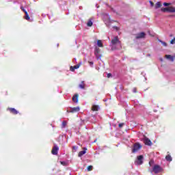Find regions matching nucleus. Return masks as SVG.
I'll return each instance as SVG.
<instances>
[{"label":"nucleus","mask_w":175,"mask_h":175,"mask_svg":"<svg viewBox=\"0 0 175 175\" xmlns=\"http://www.w3.org/2000/svg\"><path fill=\"white\" fill-rule=\"evenodd\" d=\"M111 50H116V49H121V42L118 39V36H115L111 42ZM118 46V48L116 47Z\"/></svg>","instance_id":"f257e3e1"},{"label":"nucleus","mask_w":175,"mask_h":175,"mask_svg":"<svg viewBox=\"0 0 175 175\" xmlns=\"http://www.w3.org/2000/svg\"><path fill=\"white\" fill-rule=\"evenodd\" d=\"M152 172H153L154 174H158V173L163 172V168H162L159 165H154Z\"/></svg>","instance_id":"f03ea898"},{"label":"nucleus","mask_w":175,"mask_h":175,"mask_svg":"<svg viewBox=\"0 0 175 175\" xmlns=\"http://www.w3.org/2000/svg\"><path fill=\"white\" fill-rule=\"evenodd\" d=\"M143 159H144V157L143 155H139L137 157L135 163L136 165H143Z\"/></svg>","instance_id":"7ed1b4c3"},{"label":"nucleus","mask_w":175,"mask_h":175,"mask_svg":"<svg viewBox=\"0 0 175 175\" xmlns=\"http://www.w3.org/2000/svg\"><path fill=\"white\" fill-rule=\"evenodd\" d=\"M140 148H142V145L139 143H136L133 148V152H136L137 151H139V150H140Z\"/></svg>","instance_id":"20e7f679"},{"label":"nucleus","mask_w":175,"mask_h":175,"mask_svg":"<svg viewBox=\"0 0 175 175\" xmlns=\"http://www.w3.org/2000/svg\"><path fill=\"white\" fill-rule=\"evenodd\" d=\"M144 142L146 146H152V142H151V140L146 137L144 138Z\"/></svg>","instance_id":"39448f33"},{"label":"nucleus","mask_w":175,"mask_h":175,"mask_svg":"<svg viewBox=\"0 0 175 175\" xmlns=\"http://www.w3.org/2000/svg\"><path fill=\"white\" fill-rule=\"evenodd\" d=\"M144 38H146V33L141 32L137 34L136 39H143Z\"/></svg>","instance_id":"423d86ee"},{"label":"nucleus","mask_w":175,"mask_h":175,"mask_svg":"<svg viewBox=\"0 0 175 175\" xmlns=\"http://www.w3.org/2000/svg\"><path fill=\"white\" fill-rule=\"evenodd\" d=\"M77 111H80V107H79L72 108L70 111V113H76Z\"/></svg>","instance_id":"0eeeda50"},{"label":"nucleus","mask_w":175,"mask_h":175,"mask_svg":"<svg viewBox=\"0 0 175 175\" xmlns=\"http://www.w3.org/2000/svg\"><path fill=\"white\" fill-rule=\"evenodd\" d=\"M165 58L170 59L171 62H174V57L170 55H165Z\"/></svg>","instance_id":"6e6552de"},{"label":"nucleus","mask_w":175,"mask_h":175,"mask_svg":"<svg viewBox=\"0 0 175 175\" xmlns=\"http://www.w3.org/2000/svg\"><path fill=\"white\" fill-rule=\"evenodd\" d=\"M79 68H80V64H77L76 66H71L70 68V70H71V72H75V69H79Z\"/></svg>","instance_id":"1a4fd4ad"},{"label":"nucleus","mask_w":175,"mask_h":175,"mask_svg":"<svg viewBox=\"0 0 175 175\" xmlns=\"http://www.w3.org/2000/svg\"><path fill=\"white\" fill-rule=\"evenodd\" d=\"M58 150H59V148L58 146H55L53 149H52V154H58Z\"/></svg>","instance_id":"9d476101"},{"label":"nucleus","mask_w":175,"mask_h":175,"mask_svg":"<svg viewBox=\"0 0 175 175\" xmlns=\"http://www.w3.org/2000/svg\"><path fill=\"white\" fill-rule=\"evenodd\" d=\"M72 100H73V102H75V103H77V102H79V95H78V94H75V95L72 97Z\"/></svg>","instance_id":"9b49d317"},{"label":"nucleus","mask_w":175,"mask_h":175,"mask_svg":"<svg viewBox=\"0 0 175 175\" xmlns=\"http://www.w3.org/2000/svg\"><path fill=\"white\" fill-rule=\"evenodd\" d=\"M168 12L170 13H175V7H168Z\"/></svg>","instance_id":"f8f14e48"},{"label":"nucleus","mask_w":175,"mask_h":175,"mask_svg":"<svg viewBox=\"0 0 175 175\" xmlns=\"http://www.w3.org/2000/svg\"><path fill=\"white\" fill-rule=\"evenodd\" d=\"M92 110L93 111H98V110H99V106L98 105H93L92 107Z\"/></svg>","instance_id":"ddd939ff"},{"label":"nucleus","mask_w":175,"mask_h":175,"mask_svg":"<svg viewBox=\"0 0 175 175\" xmlns=\"http://www.w3.org/2000/svg\"><path fill=\"white\" fill-rule=\"evenodd\" d=\"M10 111L11 113H12V114H18V111L16 110V109L11 108L10 109Z\"/></svg>","instance_id":"4468645a"},{"label":"nucleus","mask_w":175,"mask_h":175,"mask_svg":"<svg viewBox=\"0 0 175 175\" xmlns=\"http://www.w3.org/2000/svg\"><path fill=\"white\" fill-rule=\"evenodd\" d=\"M97 46L98 47H103V43H102V40H97Z\"/></svg>","instance_id":"2eb2a0df"},{"label":"nucleus","mask_w":175,"mask_h":175,"mask_svg":"<svg viewBox=\"0 0 175 175\" xmlns=\"http://www.w3.org/2000/svg\"><path fill=\"white\" fill-rule=\"evenodd\" d=\"M165 159L166 161H167L168 162H172V156H170V154H168L165 157Z\"/></svg>","instance_id":"dca6fc26"},{"label":"nucleus","mask_w":175,"mask_h":175,"mask_svg":"<svg viewBox=\"0 0 175 175\" xmlns=\"http://www.w3.org/2000/svg\"><path fill=\"white\" fill-rule=\"evenodd\" d=\"M25 20H27L28 21H29L30 18H29V15L28 14V12L27 11H25Z\"/></svg>","instance_id":"f3484780"},{"label":"nucleus","mask_w":175,"mask_h":175,"mask_svg":"<svg viewBox=\"0 0 175 175\" xmlns=\"http://www.w3.org/2000/svg\"><path fill=\"white\" fill-rule=\"evenodd\" d=\"M92 25H93L92 19L90 18L88 20L87 25H88V27H91Z\"/></svg>","instance_id":"a211bd4d"},{"label":"nucleus","mask_w":175,"mask_h":175,"mask_svg":"<svg viewBox=\"0 0 175 175\" xmlns=\"http://www.w3.org/2000/svg\"><path fill=\"white\" fill-rule=\"evenodd\" d=\"M161 6H162V4H161V2H157L156 3L155 5V9H159V8H161Z\"/></svg>","instance_id":"6ab92c4d"},{"label":"nucleus","mask_w":175,"mask_h":175,"mask_svg":"<svg viewBox=\"0 0 175 175\" xmlns=\"http://www.w3.org/2000/svg\"><path fill=\"white\" fill-rule=\"evenodd\" d=\"M94 54L97 58H99V49H96Z\"/></svg>","instance_id":"aec40b11"},{"label":"nucleus","mask_w":175,"mask_h":175,"mask_svg":"<svg viewBox=\"0 0 175 175\" xmlns=\"http://www.w3.org/2000/svg\"><path fill=\"white\" fill-rule=\"evenodd\" d=\"M87 153V148H84L83 150L79 152V154H86Z\"/></svg>","instance_id":"412c9836"},{"label":"nucleus","mask_w":175,"mask_h":175,"mask_svg":"<svg viewBox=\"0 0 175 175\" xmlns=\"http://www.w3.org/2000/svg\"><path fill=\"white\" fill-rule=\"evenodd\" d=\"M79 88H81L82 90H84L85 88L84 81H82L81 84H79Z\"/></svg>","instance_id":"4be33fe9"},{"label":"nucleus","mask_w":175,"mask_h":175,"mask_svg":"<svg viewBox=\"0 0 175 175\" xmlns=\"http://www.w3.org/2000/svg\"><path fill=\"white\" fill-rule=\"evenodd\" d=\"M161 12H169V7L161 8Z\"/></svg>","instance_id":"5701e85b"},{"label":"nucleus","mask_w":175,"mask_h":175,"mask_svg":"<svg viewBox=\"0 0 175 175\" xmlns=\"http://www.w3.org/2000/svg\"><path fill=\"white\" fill-rule=\"evenodd\" d=\"M60 163L63 166H67L68 165V163L66 161H60Z\"/></svg>","instance_id":"b1692460"},{"label":"nucleus","mask_w":175,"mask_h":175,"mask_svg":"<svg viewBox=\"0 0 175 175\" xmlns=\"http://www.w3.org/2000/svg\"><path fill=\"white\" fill-rule=\"evenodd\" d=\"M154 163H155V162L154 161V159H151V160L149 161V165H150V166H152V165H154Z\"/></svg>","instance_id":"393cba45"},{"label":"nucleus","mask_w":175,"mask_h":175,"mask_svg":"<svg viewBox=\"0 0 175 175\" xmlns=\"http://www.w3.org/2000/svg\"><path fill=\"white\" fill-rule=\"evenodd\" d=\"M160 43H161V44H163V46H164L165 47H166V46H167V44L162 40H159Z\"/></svg>","instance_id":"a878e982"},{"label":"nucleus","mask_w":175,"mask_h":175,"mask_svg":"<svg viewBox=\"0 0 175 175\" xmlns=\"http://www.w3.org/2000/svg\"><path fill=\"white\" fill-rule=\"evenodd\" d=\"M77 146H72V152H76V150H77Z\"/></svg>","instance_id":"bb28decb"},{"label":"nucleus","mask_w":175,"mask_h":175,"mask_svg":"<svg viewBox=\"0 0 175 175\" xmlns=\"http://www.w3.org/2000/svg\"><path fill=\"white\" fill-rule=\"evenodd\" d=\"M91 170H92V165H89L88 167V172H91Z\"/></svg>","instance_id":"cd10ccee"},{"label":"nucleus","mask_w":175,"mask_h":175,"mask_svg":"<svg viewBox=\"0 0 175 175\" xmlns=\"http://www.w3.org/2000/svg\"><path fill=\"white\" fill-rule=\"evenodd\" d=\"M170 5H172L170 3H163L164 6H170Z\"/></svg>","instance_id":"c85d7f7f"},{"label":"nucleus","mask_w":175,"mask_h":175,"mask_svg":"<svg viewBox=\"0 0 175 175\" xmlns=\"http://www.w3.org/2000/svg\"><path fill=\"white\" fill-rule=\"evenodd\" d=\"M175 43V38H174V39H172L171 41H170V44H174Z\"/></svg>","instance_id":"c756f323"},{"label":"nucleus","mask_w":175,"mask_h":175,"mask_svg":"<svg viewBox=\"0 0 175 175\" xmlns=\"http://www.w3.org/2000/svg\"><path fill=\"white\" fill-rule=\"evenodd\" d=\"M65 126H66V122H62V128H65Z\"/></svg>","instance_id":"7c9ffc66"},{"label":"nucleus","mask_w":175,"mask_h":175,"mask_svg":"<svg viewBox=\"0 0 175 175\" xmlns=\"http://www.w3.org/2000/svg\"><path fill=\"white\" fill-rule=\"evenodd\" d=\"M124 126V123L119 124V128H122Z\"/></svg>","instance_id":"2f4dec72"},{"label":"nucleus","mask_w":175,"mask_h":175,"mask_svg":"<svg viewBox=\"0 0 175 175\" xmlns=\"http://www.w3.org/2000/svg\"><path fill=\"white\" fill-rule=\"evenodd\" d=\"M107 77H108V78L111 77V75L110 73L107 74Z\"/></svg>","instance_id":"473e14b6"},{"label":"nucleus","mask_w":175,"mask_h":175,"mask_svg":"<svg viewBox=\"0 0 175 175\" xmlns=\"http://www.w3.org/2000/svg\"><path fill=\"white\" fill-rule=\"evenodd\" d=\"M113 29H116V31H118V27H113Z\"/></svg>","instance_id":"72a5a7b5"},{"label":"nucleus","mask_w":175,"mask_h":175,"mask_svg":"<svg viewBox=\"0 0 175 175\" xmlns=\"http://www.w3.org/2000/svg\"><path fill=\"white\" fill-rule=\"evenodd\" d=\"M136 90H137L136 88H134L133 89V92H136Z\"/></svg>","instance_id":"f704fd0d"},{"label":"nucleus","mask_w":175,"mask_h":175,"mask_svg":"<svg viewBox=\"0 0 175 175\" xmlns=\"http://www.w3.org/2000/svg\"><path fill=\"white\" fill-rule=\"evenodd\" d=\"M151 6H154V3L152 1H150Z\"/></svg>","instance_id":"c9c22d12"},{"label":"nucleus","mask_w":175,"mask_h":175,"mask_svg":"<svg viewBox=\"0 0 175 175\" xmlns=\"http://www.w3.org/2000/svg\"><path fill=\"white\" fill-rule=\"evenodd\" d=\"M78 157H83V154H78Z\"/></svg>","instance_id":"e433bc0d"},{"label":"nucleus","mask_w":175,"mask_h":175,"mask_svg":"<svg viewBox=\"0 0 175 175\" xmlns=\"http://www.w3.org/2000/svg\"><path fill=\"white\" fill-rule=\"evenodd\" d=\"M21 10H25V9H24V7H21Z\"/></svg>","instance_id":"4c0bfd02"},{"label":"nucleus","mask_w":175,"mask_h":175,"mask_svg":"<svg viewBox=\"0 0 175 175\" xmlns=\"http://www.w3.org/2000/svg\"><path fill=\"white\" fill-rule=\"evenodd\" d=\"M90 65H94V63L92 62H90Z\"/></svg>","instance_id":"58836bf2"},{"label":"nucleus","mask_w":175,"mask_h":175,"mask_svg":"<svg viewBox=\"0 0 175 175\" xmlns=\"http://www.w3.org/2000/svg\"><path fill=\"white\" fill-rule=\"evenodd\" d=\"M23 12H24V13H25V12H27V10H23Z\"/></svg>","instance_id":"ea45409f"}]
</instances>
